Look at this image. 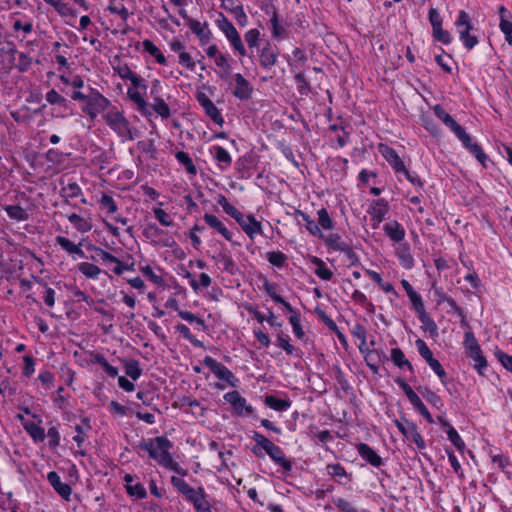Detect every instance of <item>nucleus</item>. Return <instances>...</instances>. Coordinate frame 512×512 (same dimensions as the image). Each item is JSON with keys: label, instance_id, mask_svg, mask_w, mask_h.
<instances>
[{"label": "nucleus", "instance_id": "obj_23", "mask_svg": "<svg viewBox=\"0 0 512 512\" xmlns=\"http://www.w3.org/2000/svg\"><path fill=\"white\" fill-rule=\"evenodd\" d=\"M395 255L398 258L399 264L407 270L414 267L415 261L411 254V248L408 242H401L395 249Z\"/></svg>", "mask_w": 512, "mask_h": 512}, {"label": "nucleus", "instance_id": "obj_21", "mask_svg": "<svg viewBox=\"0 0 512 512\" xmlns=\"http://www.w3.org/2000/svg\"><path fill=\"white\" fill-rule=\"evenodd\" d=\"M243 231L247 234L250 239H254L257 234H262V224L258 221L254 215H244L242 213V222L239 224Z\"/></svg>", "mask_w": 512, "mask_h": 512}, {"label": "nucleus", "instance_id": "obj_54", "mask_svg": "<svg viewBox=\"0 0 512 512\" xmlns=\"http://www.w3.org/2000/svg\"><path fill=\"white\" fill-rule=\"evenodd\" d=\"M366 273L371 277V279L377 283V285L386 293H393L397 294V292L394 289V286L389 282H383V279L381 275L373 270H366Z\"/></svg>", "mask_w": 512, "mask_h": 512}, {"label": "nucleus", "instance_id": "obj_22", "mask_svg": "<svg viewBox=\"0 0 512 512\" xmlns=\"http://www.w3.org/2000/svg\"><path fill=\"white\" fill-rule=\"evenodd\" d=\"M384 234L393 242L401 243L405 238V229L404 227L397 221L392 220L383 225Z\"/></svg>", "mask_w": 512, "mask_h": 512}, {"label": "nucleus", "instance_id": "obj_30", "mask_svg": "<svg viewBox=\"0 0 512 512\" xmlns=\"http://www.w3.org/2000/svg\"><path fill=\"white\" fill-rule=\"evenodd\" d=\"M91 363L98 364L101 368L106 372V374L112 378L118 375V368L112 366L106 359V357L101 353H92L91 354Z\"/></svg>", "mask_w": 512, "mask_h": 512}, {"label": "nucleus", "instance_id": "obj_24", "mask_svg": "<svg viewBox=\"0 0 512 512\" xmlns=\"http://www.w3.org/2000/svg\"><path fill=\"white\" fill-rule=\"evenodd\" d=\"M205 223L220 233L227 241H232V233L225 225L213 214L205 213L203 216Z\"/></svg>", "mask_w": 512, "mask_h": 512}, {"label": "nucleus", "instance_id": "obj_53", "mask_svg": "<svg viewBox=\"0 0 512 512\" xmlns=\"http://www.w3.org/2000/svg\"><path fill=\"white\" fill-rule=\"evenodd\" d=\"M137 148L146 154H149V158L152 160L157 159L158 150L155 146L154 139H149L147 141L140 140L137 142Z\"/></svg>", "mask_w": 512, "mask_h": 512}, {"label": "nucleus", "instance_id": "obj_35", "mask_svg": "<svg viewBox=\"0 0 512 512\" xmlns=\"http://www.w3.org/2000/svg\"><path fill=\"white\" fill-rule=\"evenodd\" d=\"M417 390H418V392L421 393L423 398L428 403H430L437 410H442V408L444 407V403H443L441 397L436 392L432 391L428 387H422V386L417 387Z\"/></svg>", "mask_w": 512, "mask_h": 512}, {"label": "nucleus", "instance_id": "obj_1", "mask_svg": "<svg viewBox=\"0 0 512 512\" xmlns=\"http://www.w3.org/2000/svg\"><path fill=\"white\" fill-rule=\"evenodd\" d=\"M251 438L255 441L251 452L256 457L263 458L264 454H267L276 465L282 468L286 476L291 475L293 461L286 458L284 451L278 445L257 431L252 432Z\"/></svg>", "mask_w": 512, "mask_h": 512}, {"label": "nucleus", "instance_id": "obj_43", "mask_svg": "<svg viewBox=\"0 0 512 512\" xmlns=\"http://www.w3.org/2000/svg\"><path fill=\"white\" fill-rule=\"evenodd\" d=\"M366 365L373 373H378L381 362V352L377 349H371L363 355Z\"/></svg>", "mask_w": 512, "mask_h": 512}, {"label": "nucleus", "instance_id": "obj_25", "mask_svg": "<svg viewBox=\"0 0 512 512\" xmlns=\"http://www.w3.org/2000/svg\"><path fill=\"white\" fill-rule=\"evenodd\" d=\"M263 402L265 406L277 412L286 411L292 405V401L290 399H280L274 395H265Z\"/></svg>", "mask_w": 512, "mask_h": 512}, {"label": "nucleus", "instance_id": "obj_44", "mask_svg": "<svg viewBox=\"0 0 512 512\" xmlns=\"http://www.w3.org/2000/svg\"><path fill=\"white\" fill-rule=\"evenodd\" d=\"M77 269L81 272L87 279H96L99 274L103 271L95 264L89 262H80L77 264Z\"/></svg>", "mask_w": 512, "mask_h": 512}, {"label": "nucleus", "instance_id": "obj_46", "mask_svg": "<svg viewBox=\"0 0 512 512\" xmlns=\"http://www.w3.org/2000/svg\"><path fill=\"white\" fill-rule=\"evenodd\" d=\"M177 161L185 168L186 172L190 175L197 174V168L193 163L190 155L184 151H178L175 153Z\"/></svg>", "mask_w": 512, "mask_h": 512}, {"label": "nucleus", "instance_id": "obj_20", "mask_svg": "<svg viewBox=\"0 0 512 512\" xmlns=\"http://www.w3.org/2000/svg\"><path fill=\"white\" fill-rule=\"evenodd\" d=\"M47 480L53 489L66 501L70 500L72 488L69 484L61 481L59 474L56 471H50L47 474Z\"/></svg>", "mask_w": 512, "mask_h": 512}, {"label": "nucleus", "instance_id": "obj_45", "mask_svg": "<svg viewBox=\"0 0 512 512\" xmlns=\"http://www.w3.org/2000/svg\"><path fill=\"white\" fill-rule=\"evenodd\" d=\"M124 370L127 376H129L132 380H137L142 375V369L140 368V363L136 359H125L123 360Z\"/></svg>", "mask_w": 512, "mask_h": 512}, {"label": "nucleus", "instance_id": "obj_40", "mask_svg": "<svg viewBox=\"0 0 512 512\" xmlns=\"http://www.w3.org/2000/svg\"><path fill=\"white\" fill-rule=\"evenodd\" d=\"M143 49L155 58L156 62L160 65H166L167 60L161 50L149 39H145L142 42Z\"/></svg>", "mask_w": 512, "mask_h": 512}, {"label": "nucleus", "instance_id": "obj_41", "mask_svg": "<svg viewBox=\"0 0 512 512\" xmlns=\"http://www.w3.org/2000/svg\"><path fill=\"white\" fill-rule=\"evenodd\" d=\"M218 28L224 33L227 40L238 34L235 26L229 21V19L223 14L219 13V17L216 20Z\"/></svg>", "mask_w": 512, "mask_h": 512}, {"label": "nucleus", "instance_id": "obj_8", "mask_svg": "<svg viewBox=\"0 0 512 512\" xmlns=\"http://www.w3.org/2000/svg\"><path fill=\"white\" fill-rule=\"evenodd\" d=\"M395 383L403 390L409 402L423 416V418L428 423L433 424L435 422L434 418L411 386L401 377H397L395 379Z\"/></svg>", "mask_w": 512, "mask_h": 512}, {"label": "nucleus", "instance_id": "obj_19", "mask_svg": "<svg viewBox=\"0 0 512 512\" xmlns=\"http://www.w3.org/2000/svg\"><path fill=\"white\" fill-rule=\"evenodd\" d=\"M379 151L385 160L389 163V165L393 168L395 173L404 171L405 164L394 148L386 144H380Z\"/></svg>", "mask_w": 512, "mask_h": 512}, {"label": "nucleus", "instance_id": "obj_9", "mask_svg": "<svg viewBox=\"0 0 512 512\" xmlns=\"http://www.w3.org/2000/svg\"><path fill=\"white\" fill-rule=\"evenodd\" d=\"M202 364L210 369V371L222 381L227 382L231 387H237L239 380L234 374L223 364L217 362L211 356H205Z\"/></svg>", "mask_w": 512, "mask_h": 512}, {"label": "nucleus", "instance_id": "obj_61", "mask_svg": "<svg viewBox=\"0 0 512 512\" xmlns=\"http://www.w3.org/2000/svg\"><path fill=\"white\" fill-rule=\"evenodd\" d=\"M317 214L318 226H321L325 230H330L334 228V222L326 208H321L320 210H318Z\"/></svg>", "mask_w": 512, "mask_h": 512}, {"label": "nucleus", "instance_id": "obj_49", "mask_svg": "<svg viewBox=\"0 0 512 512\" xmlns=\"http://www.w3.org/2000/svg\"><path fill=\"white\" fill-rule=\"evenodd\" d=\"M68 220L81 233L88 232L92 229V224L76 213L70 214Z\"/></svg>", "mask_w": 512, "mask_h": 512}, {"label": "nucleus", "instance_id": "obj_47", "mask_svg": "<svg viewBox=\"0 0 512 512\" xmlns=\"http://www.w3.org/2000/svg\"><path fill=\"white\" fill-rule=\"evenodd\" d=\"M151 108L154 112H156L163 119H168L171 116L170 108L168 104L161 98L159 95H156L153 99V104Z\"/></svg>", "mask_w": 512, "mask_h": 512}, {"label": "nucleus", "instance_id": "obj_38", "mask_svg": "<svg viewBox=\"0 0 512 512\" xmlns=\"http://www.w3.org/2000/svg\"><path fill=\"white\" fill-rule=\"evenodd\" d=\"M215 64L221 69L219 72H217L219 77L222 80H228L232 68L229 57L220 53L215 57Z\"/></svg>", "mask_w": 512, "mask_h": 512}, {"label": "nucleus", "instance_id": "obj_59", "mask_svg": "<svg viewBox=\"0 0 512 512\" xmlns=\"http://www.w3.org/2000/svg\"><path fill=\"white\" fill-rule=\"evenodd\" d=\"M494 356L507 371L512 373V355H508L500 348L495 347Z\"/></svg>", "mask_w": 512, "mask_h": 512}, {"label": "nucleus", "instance_id": "obj_55", "mask_svg": "<svg viewBox=\"0 0 512 512\" xmlns=\"http://www.w3.org/2000/svg\"><path fill=\"white\" fill-rule=\"evenodd\" d=\"M278 346L281 347L287 355L299 356L298 351L295 347L289 343V336L285 335L282 331L277 336Z\"/></svg>", "mask_w": 512, "mask_h": 512}, {"label": "nucleus", "instance_id": "obj_64", "mask_svg": "<svg viewBox=\"0 0 512 512\" xmlns=\"http://www.w3.org/2000/svg\"><path fill=\"white\" fill-rule=\"evenodd\" d=\"M244 39L249 48H259V40H260V31L256 28L248 30Z\"/></svg>", "mask_w": 512, "mask_h": 512}, {"label": "nucleus", "instance_id": "obj_63", "mask_svg": "<svg viewBox=\"0 0 512 512\" xmlns=\"http://www.w3.org/2000/svg\"><path fill=\"white\" fill-rule=\"evenodd\" d=\"M432 37L435 41H438L444 45H449L452 42V36L448 30H444L443 27H437L432 30Z\"/></svg>", "mask_w": 512, "mask_h": 512}, {"label": "nucleus", "instance_id": "obj_39", "mask_svg": "<svg viewBox=\"0 0 512 512\" xmlns=\"http://www.w3.org/2000/svg\"><path fill=\"white\" fill-rule=\"evenodd\" d=\"M45 98L51 105H59L64 111L70 110L71 102L60 95L55 89L48 91Z\"/></svg>", "mask_w": 512, "mask_h": 512}, {"label": "nucleus", "instance_id": "obj_62", "mask_svg": "<svg viewBox=\"0 0 512 512\" xmlns=\"http://www.w3.org/2000/svg\"><path fill=\"white\" fill-rule=\"evenodd\" d=\"M415 344L419 354L425 359L428 365L436 359L424 340L419 338L416 340Z\"/></svg>", "mask_w": 512, "mask_h": 512}, {"label": "nucleus", "instance_id": "obj_37", "mask_svg": "<svg viewBox=\"0 0 512 512\" xmlns=\"http://www.w3.org/2000/svg\"><path fill=\"white\" fill-rule=\"evenodd\" d=\"M326 470H327V474L332 476V477H345L346 478V482H351L352 481V474L351 473H348L345 469V467L343 465H341L340 463H331V464H327L326 466ZM338 484L340 485H344V482L342 481H337Z\"/></svg>", "mask_w": 512, "mask_h": 512}, {"label": "nucleus", "instance_id": "obj_5", "mask_svg": "<svg viewBox=\"0 0 512 512\" xmlns=\"http://www.w3.org/2000/svg\"><path fill=\"white\" fill-rule=\"evenodd\" d=\"M103 119L105 123L123 140H134L133 129L129 121L125 118L123 112L116 110L108 111Z\"/></svg>", "mask_w": 512, "mask_h": 512}, {"label": "nucleus", "instance_id": "obj_58", "mask_svg": "<svg viewBox=\"0 0 512 512\" xmlns=\"http://www.w3.org/2000/svg\"><path fill=\"white\" fill-rule=\"evenodd\" d=\"M457 30L459 33V39L467 50L473 49L478 44L479 40L477 36L471 35L470 32H467L466 30H460V28Z\"/></svg>", "mask_w": 512, "mask_h": 512}, {"label": "nucleus", "instance_id": "obj_27", "mask_svg": "<svg viewBox=\"0 0 512 512\" xmlns=\"http://www.w3.org/2000/svg\"><path fill=\"white\" fill-rule=\"evenodd\" d=\"M419 321L422 323L421 328L424 332H428L431 338L438 337V326L433 318L425 311L417 315Z\"/></svg>", "mask_w": 512, "mask_h": 512}, {"label": "nucleus", "instance_id": "obj_33", "mask_svg": "<svg viewBox=\"0 0 512 512\" xmlns=\"http://www.w3.org/2000/svg\"><path fill=\"white\" fill-rule=\"evenodd\" d=\"M251 162L252 156L249 154H245L237 159L235 166L238 173L237 177L239 179H248L251 177L249 166Z\"/></svg>", "mask_w": 512, "mask_h": 512}, {"label": "nucleus", "instance_id": "obj_60", "mask_svg": "<svg viewBox=\"0 0 512 512\" xmlns=\"http://www.w3.org/2000/svg\"><path fill=\"white\" fill-rule=\"evenodd\" d=\"M468 151L480 162L483 168L488 167L489 157L477 142Z\"/></svg>", "mask_w": 512, "mask_h": 512}, {"label": "nucleus", "instance_id": "obj_12", "mask_svg": "<svg viewBox=\"0 0 512 512\" xmlns=\"http://www.w3.org/2000/svg\"><path fill=\"white\" fill-rule=\"evenodd\" d=\"M195 97L200 106L203 108L206 116H208L215 124L223 126L225 122L224 118L213 101L205 93L200 91L196 93Z\"/></svg>", "mask_w": 512, "mask_h": 512}, {"label": "nucleus", "instance_id": "obj_6", "mask_svg": "<svg viewBox=\"0 0 512 512\" xmlns=\"http://www.w3.org/2000/svg\"><path fill=\"white\" fill-rule=\"evenodd\" d=\"M111 102L97 89L89 87V94L86 100L85 106L82 107L83 113L89 116L91 120H94L98 113L105 111Z\"/></svg>", "mask_w": 512, "mask_h": 512}, {"label": "nucleus", "instance_id": "obj_7", "mask_svg": "<svg viewBox=\"0 0 512 512\" xmlns=\"http://www.w3.org/2000/svg\"><path fill=\"white\" fill-rule=\"evenodd\" d=\"M394 424L407 440L415 443L419 450L426 448V442L419 433L418 427L414 422L409 421L405 416H402L400 420L395 419Z\"/></svg>", "mask_w": 512, "mask_h": 512}, {"label": "nucleus", "instance_id": "obj_48", "mask_svg": "<svg viewBox=\"0 0 512 512\" xmlns=\"http://www.w3.org/2000/svg\"><path fill=\"white\" fill-rule=\"evenodd\" d=\"M5 212L8 217L17 220V221H25L29 218L26 210L20 205H7L4 207Z\"/></svg>", "mask_w": 512, "mask_h": 512}, {"label": "nucleus", "instance_id": "obj_4", "mask_svg": "<svg viewBox=\"0 0 512 512\" xmlns=\"http://www.w3.org/2000/svg\"><path fill=\"white\" fill-rule=\"evenodd\" d=\"M463 344L466 357L474 361L473 368L480 376H487L486 372L489 368L488 361L483 355L482 349L473 332H465Z\"/></svg>", "mask_w": 512, "mask_h": 512}, {"label": "nucleus", "instance_id": "obj_10", "mask_svg": "<svg viewBox=\"0 0 512 512\" xmlns=\"http://www.w3.org/2000/svg\"><path fill=\"white\" fill-rule=\"evenodd\" d=\"M390 206L386 199L379 198L373 200L367 209V213L371 217L372 228L376 229L385 220L386 215L389 213Z\"/></svg>", "mask_w": 512, "mask_h": 512}, {"label": "nucleus", "instance_id": "obj_17", "mask_svg": "<svg viewBox=\"0 0 512 512\" xmlns=\"http://www.w3.org/2000/svg\"><path fill=\"white\" fill-rule=\"evenodd\" d=\"M499 28L505 36V40L512 44V13L504 6L498 7Z\"/></svg>", "mask_w": 512, "mask_h": 512}, {"label": "nucleus", "instance_id": "obj_56", "mask_svg": "<svg viewBox=\"0 0 512 512\" xmlns=\"http://www.w3.org/2000/svg\"><path fill=\"white\" fill-rule=\"evenodd\" d=\"M446 433H447L448 439L456 447V449L459 452L463 453L466 445H465L464 440L460 437L457 430L454 427H449V429L446 430Z\"/></svg>", "mask_w": 512, "mask_h": 512}, {"label": "nucleus", "instance_id": "obj_36", "mask_svg": "<svg viewBox=\"0 0 512 512\" xmlns=\"http://www.w3.org/2000/svg\"><path fill=\"white\" fill-rule=\"evenodd\" d=\"M391 361L398 368L407 367L411 374H414V367L409 360L406 359L404 352L400 348L391 350Z\"/></svg>", "mask_w": 512, "mask_h": 512}, {"label": "nucleus", "instance_id": "obj_15", "mask_svg": "<svg viewBox=\"0 0 512 512\" xmlns=\"http://www.w3.org/2000/svg\"><path fill=\"white\" fill-rule=\"evenodd\" d=\"M234 80L236 86L233 90V96L241 101L251 99L254 91L252 84L241 73H236Z\"/></svg>", "mask_w": 512, "mask_h": 512}, {"label": "nucleus", "instance_id": "obj_2", "mask_svg": "<svg viewBox=\"0 0 512 512\" xmlns=\"http://www.w3.org/2000/svg\"><path fill=\"white\" fill-rule=\"evenodd\" d=\"M170 482L172 487L193 505L195 512H213V507L208 501V494L203 486L193 488L178 476H172Z\"/></svg>", "mask_w": 512, "mask_h": 512}, {"label": "nucleus", "instance_id": "obj_18", "mask_svg": "<svg viewBox=\"0 0 512 512\" xmlns=\"http://www.w3.org/2000/svg\"><path fill=\"white\" fill-rule=\"evenodd\" d=\"M215 263L221 265V269L229 275L234 276L239 272V268L233 260L230 252L227 249L221 250L218 254L212 256Z\"/></svg>", "mask_w": 512, "mask_h": 512}, {"label": "nucleus", "instance_id": "obj_29", "mask_svg": "<svg viewBox=\"0 0 512 512\" xmlns=\"http://www.w3.org/2000/svg\"><path fill=\"white\" fill-rule=\"evenodd\" d=\"M294 215L296 217L299 216L302 218V220L305 222L306 229L311 235L316 236L318 238H324V234L321 231L320 227L317 224H315L314 220L307 213L300 209H295Z\"/></svg>", "mask_w": 512, "mask_h": 512}, {"label": "nucleus", "instance_id": "obj_51", "mask_svg": "<svg viewBox=\"0 0 512 512\" xmlns=\"http://www.w3.org/2000/svg\"><path fill=\"white\" fill-rule=\"evenodd\" d=\"M142 234L145 238L151 239L152 243L156 245L158 244V242L155 241V239L163 234H166V232L163 229H161L156 223H148L146 227L143 229Z\"/></svg>", "mask_w": 512, "mask_h": 512}, {"label": "nucleus", "instance_id": "obj_34", "mask_svg": "<svg viewBox=\"0 0 512 512\" xmlns=\"http://www.w3.org/2000/svg\"><path fill=\"white\" fill-rule=\"evenodd\" d=\"M321 239L324 241L328 250L341 252L348 245L338 233L324 235V238Z\"/></svg>", "mask_w": 512, "mask_h": 512}, {"label": "nucleus", "instance_id": "obj_16", "mask_svg": "<svg viewBox=\"0 0 512 512\" xmlns=\"http://www.w3.org/2000/svg\"><path fill=\"white\" fill-rule=\"evenodd\" d=\"M356 450L360 457L368 464L373 467L379 468L384 465L382 457L367 443H359L356 446Z\"/></svg>", "mask_w": 512, "mask_h": 512}, {"label": "nucleus", "instance_id": "obj_42", "mask_svg": "<svg viewBox=\"0 0 512 512\" xmlns=\"http://www.w3.org/2000/svg\"><path fill=\"white\" fill-rule=\"evenodd\" d=\"M59 193L60 196L64 198L66 203L69 202V199L77 198L83 195L81 187L76 182H71L66 186H63Z\"/></svg>", "mask_w": 512, "mask_h": 512}, {"label": "nucleus", "instance_id": "obj_13", "mask_svg": "<svg viewBox=\"0 0 512 512\" xmlns=\"http://www.w3.org/2000/svg\"><path fill=\"white\" fill-rule=\"evenodd\" d=\"M259 64L263 69H270L277 64L279 50L273 48L270 41L266 40L262 48H258Z\"/></svg>", "mask_w": 512, "mask_h": 512}, {"label": "nucleus", "instance_id": "obj_28", "mask_svg": "<svg viewBox=\"0 0 512 512\" xmlns=\"http://www.w3.org/2000/svg\"><path fill=\"white\" fill-rule=\"evenodd\" d=\"M211 152L213 153L214 159L218 162L222 170H225L231 166L232 158L225 148L219 145H215L212 147Z\"/></svg>", "mask_w": 512, "mask_h": 512}, {"label": "nucleus", "instance_id": "obj_31", "mask_svg": "<svg viewBox=\"0 0 512 512\" xmlns=\"http://www.w3.org/2000/svg\"><path fill=\"white\" fill-rule=\"evenodd\" d=\"M42 420L39 419L38 423L26 422L23 423L25 431L32 437L35 442H42L46 438L45 430L39 425Z\"/></svg>", "mask_w": 512, "mask_h": 512}, {"label": "nucleus", "instance_id": "obj_14", "mask_svg": "<svg viewBox=\"0 0 512 512\" xmlns=\"http://www.w3.org/2000/svg\"><path fill=\"white\" fill-rule=\"evenodd\" d=\"M433 293L436 297V302L438 305H441L442 303L446 302L451 309L461 317V325L463 327H468V322L466 320V315L462 307L458 305V303L450 296H448L442 287H433Z\"/></svg>", "mask_w": 512, "mask_h": 512}, {"label": "nucleus", "instance_id": "obj_57", "mask_svg": "<svg viewBox=\"0 0 512 512\" xmlns=\"http://www.w3.org/2000/svg\"><path fill=\"white\" fill-rule=\"evenodd\" d=\"M297 90L300 95L307 96L311 92V86L304 73L299 72L294 77Z\"/></svg>", "mask_w": 512, "mask_h": 512}, {"label": "nucleus", "instance_id": "obj_32", "mask_svg": "<svg viewBox=\"0 0 512 512\" xmlns=\"http://www.w3.org/2000/svg\"><path fill=\"white\" fill-rule=\"evenodd\" d=\"M310 262L315 265V274L322 280L330 281L333 277V272L326 266L324 261L317 257L312 256Z\"/></svg>", "mask_w": 512, "mask_h": 512}, {"label": "nucleus", "instance_id": "obj_3", "mask_svg": "<svg viewBox=\"0 0 512 512\" xmlns=\"http://www.w3.org/2000/svg\"><path fill=\"white\" fill-rule=\"evenodd\" d=\"M137 447L146 451L150 458L156 460L164 468L171 470L176 464L170 453L173 443L166 436L142 439Z\"/></svg>", "mask_w": 512, "mask_h": 512}, {"label": "nucleus", "instance_id": "obj_52", "mask_svg": "<svg viewBox=\"0 0 512 512\" xmlns=\"http://www.w3.org/2000/svg\"><path fill=\"white\" fill-rule=\"evenodd\" d=\"M454 24L457 29L460 28V30H466L467 32H471L474 29L470 15L464 10L459 11Z\"/></svg>", "mask_w": 512, "mask_h": 512}, {"label": "nucleus", "instance_id": "obj_11", "mask_svg": "<svg viewBox=\"0 0 512 512\" xmlns=\"http://www.w3.org/2000/svg\"><path fill=\"white\" fill-rule=\"evenodd\" d=\"M223 398L232 405L234 413L238 416L252 415L254 413V408L247 404L246 399L237 390L227 392Z\"/></svg>", "mask_w": 512, "mask_h": 512}, {"label": "nucleus", "instance_id": "obj_26", "mask_svg": "<svg viewBox=\"0 0 512 512\" xmlns=\"http://www.w3.org/2000/svg\"><path fill=\"white\" fill-rule=\"evenodd\" d=\"M127 95L137 105L138 111L143 116H151L152 112L148 107V103L139 91L134 90L133 88H128Z\"/></svg>", "mask_w": 512, "mask_h": 512}, {"label": "nucleus", "instance_id": "obj_50", "mask_svg": "<svg viewBox=\"0 0 512 512\" xmlns=\"http://www.w3.org/2000/svg\"><path fill=\"white\" fill-rule=\"evenodd\" d=\"M266 259L271 265L282 268L287 264L288 257L282 251H269L266 253Z\"/></svg>", "mask_w": 512, "mask_h": 512}]
</instances>
